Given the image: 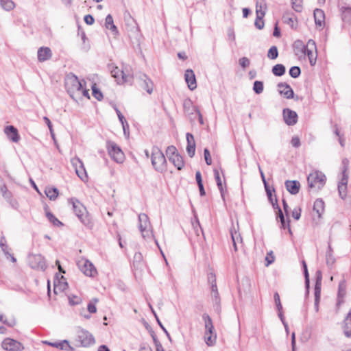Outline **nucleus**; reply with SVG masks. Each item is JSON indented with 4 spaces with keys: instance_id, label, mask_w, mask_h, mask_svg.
<instances>
[{
    "instance_id": "nucleus-1",
    "label": "nucleus",
    "mask_w": 351,
    "mask_h": 351,
    "mask_svg": "<svg viewBox=\"0 0 351 351\" xmlns=\"http://www.w3.org/2000/svg\"><path fill=\"white\" fill-rule=\"evenodd\" d=\"M69 202L72 204L73 211L80 221L87 228H92L93 223L84 205L75 198H71Z\"/></svg>"
},
{
    "instance_id": "nucleus-2",
    "label": "nucleus",
    "mask_w": 351,
    "mask_h": 351,
    "mask_svg": "<svg viewBox=\"0 0 351 351\" xmlns=\"http://www.w3.org/2000/svg\"><path fill=\"white\" fill-rule=\"evenodd\" d=\"M152 164L155 170L158 172H163L167 170V160L165 156L157 147L152 148Z\"/></svg>"
},
{
    "instance_id": "nucleus-3",
    "label": "nucleus",
    "mask_w": 351,
    "mask_h": 351,
    "mask_svg": "<svg viewBox=\"0 0 351 351\" xmlns=\"http://www.w3.org/2000/svg\"><path fill=\"white\" fill-rule=\"evenodd\" d=\"M205 323L204 340L208 346H213L216 343L217 335L214 331V326L212 319L208 314H204L202 316Z\"/></svg>"
},
{
    "instance_id": "nucleus-4",
    "label": "nucleus",
    "mask_w": 351,
    "mask_h": 351,
    "mask_svg": "<svg viewBox=\"0 0 351 351\" xmlns=\"http://www.w3.org/2000/svg\"><path fill=\"white\" fill-rule=\"evenodd\" d=\"M138 228L144 239L154 238L152 226L148 216L145 213L138 215Z\"/></svg>"
},
{
    "instance_id": "nucleus-5",
    "label": "nucleus",
    "mask_w": 351,
    "mask_h": 351,
    "mask_svg": "<svg viewBox=\"0 0 351 351\" xmlns=\"http://www.w3.org/2000/svg\"><path fill=\"white\" fill-rule=\"evenodd\" d=\"M65 86L71 97L80 92L83 86L82 81H80L76 75L69 73L65 78Z\"/></svg>"
},
{
    "instance_id": "nucleus-6",
    "label": "nucleus",
    "mask_w": 351,
    "mask_h": 351,
    "mask_svg": "<svg viewBox=\"0 0 351 351\" xmlns=\"http://www.w3.org/2000/svg\"><path fill=\"white\" fill-rule=\"evenodd\" d=\"M108 69L110 71L112 76L117 80L118 84H123L125 82H131L132 80V75L128 71H124L120 69L118 66L114 64H110Z\"/></svg>"
},
{
    "instance_id": "nucleus-7",
    "label": "nucleus",
    "mask_w": 351,
    "mask_h": 351,
    "mask_svg": "<svg viewBox=\"0 0 351 351\" xmlns=\"http://www.w3.org/2000/svg\"><path fill=\"white\" fill-rule=\"evenodd\" d=\"M307 181L309 188L319 190L325 184L326 176L323 173L316 171L309 174Z\"/></svg>"
},
{
    "instance_id": "nucleus-8",
    "label": "nucleus",
    "mask_w": 351,
    "mask_h": 351,
    "mask_svg": "<svg viewBox=\"0 0 351 351\" xmlns=\"http://www.w3.org/2000/svg\"><path fill=\"white\" fill-rule=\"evenodd\" d=\"M106 147L108 154L114 161L117 163H122L124 161V153L114 142L108 141Z\"/></svg>"
},
{
    "instance_id": "nucleus-9",
    "label": "nucleus",
    "mask_w": 351,
    "mask_h": 351,
    "mask_svg": "<svg viewBox=\"0 0 351 351\" xmlns=\"http://www.w3.org/2000/svg\"><path fill=\"white\" fill-rule=\"evenodd\" d=\"M29 266L35 269L45 270L47 264L45 258L41 254H30L28 256Z\"/></svg>"
},
{
    "instance_id": "nucleus-10",
    "label": "nucleus",
    "mask_w": 351,
    "mask_h": 351,
    "mask_svg": "<svg viewBox=\"0 0 351 351\" xmlns=\"http://www.w3.org/2000/svg\"><path fill=\"white\" fill-rule=\"evenodd\" d=\"M77 340L82 347H89L95 342L93 335L84 329H81L77 332Z\"/></svg>"
},
{
    "instance_id": "nucleus-11",
    "label": "nucleus",
    "mask_w": 351,
    "mask_h": 351,
    "mask_svg": "<svg viewBox=\"0 0 351 351\" xmlns=\"http://www.w3.org/2000/svg\"><path fill=\"white\" fill-rule=\"evenodd\" d=\"M71 162L77 176L82 181H86L88 176L82 161L78 157H75L71 159Z\"/></svg>"
},
{
    "instance_id": "nucleus-12",
    "label": "nucleus",
    "mask_w": 351,
    "mask_h": 351,
    "mask_svg": "<svg viewBox=\"0 0 351 351\" xmlns=\"http://www.w3.org/2000/svg\"><path fill=\"white\" fill-rule=\"evenodd\" d=\"M1 347L6 351H22L24 350V346L21 342L11 338H5L1 343Z\"/></svg>"
},
{
    "instance_id": "nucleus-13",
    "label": "nucleus",
    "mask_w": 351,
    "mask_h": 351,
    "mask_svg": "<svg viewBox=\"0 0 351 351\" xmlns=\"http://www.w3.org/2000/svg\"><path fill=\"white\" fill-rule=\"evenodd\" d=\"M322 274L320 270L316 271V282L315 285V310L316 312L319 311V302L321 297V287H322Z\"/></svg>"
},
{
    "instance_id": "nucleus-14",
    "label": "nucleus",
    "mask_w": 351,
    "mask_h": 351,
    "mask_svg": "<svg viewBox=\"0 0 351 351\" xmlns=\"http://www.w3.org/2000/svg\"><path fill=\"white\" fill-rule=\"evenodd\" d=\"M306 56H308L311 65H315L317 60V48L315 42L312 39L308 40L307 42Z\"/></svg>"
},
{
    "instance_id": "nucleus-15",
    "label": "nucleus",
    "mask_w": 351,
    "mask_h": 351,
    "mask_svg": "<svg viewBox=\"0 0 351 351\" xmlns=\"http://www.w3.org/2000/svg\"><path fill=\"white\" fill-rule=\"evenodd\" d=\"M80 270L87 276L93 277L97 274V269L93 264L88 260L81 261L79 263Z\"/></svg>"
},
{
    "instance_id": "nucleus-16",
    "label": "nucleus",
    "mask_w": 351,
    "mask_h": 351,
    "mask_svg": "<svg viewBox=\"0 0 351 351\" xmlns=\"http://www.w3.org/2000/svg\"><path fill=\"white\" fill-rule=\"evenodd\" d=\"M347 169L348 167L346 166H344L343 172H342V178L338 185V191L340 197L342 199H344L346 196V191H347V184H348V175L347 173Z\"/></svg>"
},
{
    "instance_id": "nucleus-17",
    "label": "nucleus",
    "mask_w": 351,
    "mask_h": 351,
    "mask_svg": "<svg viewBox=\"0 0 351 351\" xmlns=\"http://www.w3.org/2000/svg\"><path fill=\"white\" fill-rule=\"evenodd\" d=\"M210 295L213 304V308L217 313H219L221 312V299L217 287L213 286V288H210Z\"/></svg>"
},
{
    "instance_id": "nucleus-18",
    "label": "nucleus",
    "mask_w": 351,
    "mask_h": 351,
    "mask_svg": "<svg viewBox=\"0 0 351 351\" xmlns=\"http://www.w3.org/2000/svg\"><path fill=\"white\" fill-rule=\"evenodd\" d=\"M283 118L288 125H293L297 123L298 114L295 111L287 108L283 110Z\"/></svg>"
},
{
    "instance_id": "nucleus-19",
    "label": "nucleus",
    "mask_w": 351,
    "mask_h": 351,
    "mask_svg": "<svg viewBox=\"0 0 351 351\" xmlns=\"http://www.w3.org/2000/svg\"><path fill=\"white\" fill-rule=\"evenodd\" d=\"M278 92L287 99L294 97V93L291 87L287 83L280 82L278 84Z\"/></svg>"
},
{
    "instance_id": "nucleus-20",
    "label": "nucleus",
    "mask_w": 351,
    "mask_h": 351,
    "mask_svg": "<svg viewBox=\"0 0 351 351\" xmlns=\"http://www.w3.org/2000/svg\"><path fill=\"white\" fill-rule=\"evenodd\" d=\"M293 48L295 54L300 58H304L306 56V49H307V45H304L303 42L300 40H297L293 43Z\"/></svg>"
},
{
    "instance_id": "nucleus-21",
    "label": "nucleus",
    "mask_w": 351,
    "mask_h": 351,
    "mask_svg": "<svg viewBox=\"0 0 351 351\" xmlns=\"http://www.w3.org/2000/svg\"><path fill=\"white\" fill-rule=\"evenodd\" d=\"M43 343L51 346L52 347L58 348L60 350H64L69 351L74 350V348L70 346L69 342L67 340H62L59 342H50L48 341H43Z\"/></svg>"
},
{
    "instance_id": "nucleus-22",
    "label": "nucleus",
    "mask_w": 351,
    "mask_h": 351,
    "mask_svg": "<svg viewBox=\"0 0 351 351\" xmlns=\"http://www.w3.org/2000/svg\"><path fill=\"white\" fill-rule=\"evenodd\" d=\"M4 132L8 138L14 143H18L20 140V136L17 129L13 125H8L4 128Z\"/></svg>"
},
{
    "instance_id": "nucleus-23",
    "label": "nucleus",
    "mask_w": 351,
    "mask_h": 351,
    "mask_svg": "<svg viewBox=\"0 0 351 351\" xmlns=\"http://www.w3.org/2000/svg\"><path fill=\"white\" fill-rule=\"evenodd\" d=\"M185 81L190 90H193L197 87L196 78L193 70L187 69L184 74Z\"/></svg>"
},
{
    "instance_id": "nucleus-24",
    "label": "nucleus",
    "mask_w": 351,
    "mask_h": 351,
    "mask_svg": "<svg viewBox=\"0 0 351 351\" xmlns=\"http://www.w3.org/2000/svg\"><path fill=\"white\" fill-rule=\"evenodd\" d=\"M184 111L185 114L192 121L193 117H192L199 111V109L195 106H193L190 99H186L184 101Z\"/></svg>"
},
{
    "instance_id": "nucleus-25",
    "label": "nucleus",
    "mask_w": 351,
    "mask_h": 351,
    "mask_svg": "<svg viewBox=\"0 0 351 351\" xmlns=\"http://www.w3.org/2000/svg\"><path fill=\"white\" fill-rule=\"evenodd\" d=\"M186 141H187V146H186V152L188 155L192 158L194 156L195 153V142L194 137L192 134L187 133L186 134Z\"/></svg>"
},
{
    "instance_id": "nucleus-26",
    "label": "nucleus",
    "mask_w": 351,
    "mask_h": 351,
    "mask_svg": "<svg viewBox=\"0 0 351 351\" xmlns=\"http://www.w3.org/2000/svg\"><path fill=\"white\" fill-rule=\"evenodd\" d=\"M38 60L39 62L46 61L51 58L52 52L49 47H40L38 50Z\"/></svg>"
},
{
    "instance_id": "nucleus-27",
    "label": "nucleus",
    "mask_w": 351,
    "mask_h": 351,
    "mask_svg": "<svg viewBox=\"0 0 351 351\" xmlns=\"http://www.w3.org/2000/svg\"><path fill=\"white\" fill-rule=\"evenodd\" d=\"M124 20L126 25L130 27V31L134 34H138L139 29L137 23L130 13L125 14Z\"/></svg>"
},
{
    "instance_id": "nucleus-28",
    "label": "nucleus",
    "mask_w": 351,
    "mask_h": 351,
    "mask_svg": "<svg viewBox=\"0 0 351 351\" xmlns=\"http://www.w3.org/2000/svg\"><path fill=\"white\" fill-rule=\"evenodd\" d=\"M285 187L291 194L296 195L299 193L300 184L297 180H287Z\"/></svg>"
},
{
    "instance_id": "nucleus-29",
    "label": "nucleus",
    "mask_w": 351,
    "mask_h": 351,
    "mask_svg": "<svg viewBox=\"0 0 351 351\" xmlns=\"http://www.w3.org/2000/svg\"><path fill=\"white\" fill-rule=\"evenodd\" d=\"M315 23L317 26L322 27L325 23V14L321 9H315L314 10Z\"/></svg>"
},
{
    "instance_id": "nucleus-30",
    "label": "nucleus",
    "mask_w": 351,
    "mask_h": 351,
    "mask_svg": "<svg viewBox=\"0 0 351 351\" xmlns=\"http://www.w3.org/2000/svg\"><path fill=\"white\" fill-rule=\"evenodd\" d=\"M343 330L347 337H351V309L344 319Z\"/></svg>"
},
{
    "instance_id": "nucleus-31",
    "label": "nucleus",
    "mask_w": 351,
    "mask_h": 351,
    "mask_svg": "<svg viewBox=\"0 0 351 351\" xmlns=\"http://www.w3.org/2000/svg\"><path fill=\"white\" fill-rule=\"evenodd\" d=\"M141 80L143 82L142 87L149 94H151L153 92V86H154L152 81L145 74L141 75Z\"/></svg>"
},
{
    "instance_id": "nucleus-32",
    "label": "nucleus",
    "mask_w": 351,
    "mask_h": 351,
    "mask_svg": "<svg viewBox=\"0 0 351 351\" xmlns=\"http://www.w3.org/2000/svg\"><path fill=\"white\" fill-rule=\"evenodd\" d=\"M68 287L67 282L65 281V279L63 276L61 277L60 280L58 281H54V293L58 294V292H62L64 291Z\"/></svg>"
},
{
    "instance_id": "nucleus-33",
    "label": "nucleus",
    "mask_w": 351,
    "mask_h": 351,
    "mask_svg": "<svg viewBox=\"0 0 351 351\" xmlns=\"http://www.w3.org/2000/svg\"><path fill=\"white\" fill-rule=\"evenodd\" d=\"M169 160L178 170H181L184 165L182 157L180 154L173 155L169 157Z\"/></svg>"
},
{
    "instance_id": "nucleus-34",
    "label": "nucleus",
    "mask_w": 351,
    "mask_h": 351,
    "mask_svg": "<svg viewBox=\"0 0 351 351\" xmlns=\"http://www.w3.org/2000/svg\"><path fill=\"white\" fill-rule=\"evenodd\" d=\"M267 5L265 0H256V13L260 16H265Z\"/></svg>"
},
{
    "instance_id": "nucleus-35",
    "label": "nucleus",
    "mask_w": 351,
    "mask_h": 351,
    "mask_svg": "<svg viewBox=\"0 0 351 351\" xmlns=\"http://www.w3.org/2000/svg\"><path fill=\"white\" fill-rule=\"evenodd\" d=\"M105 27L110 29L114 34H118V29L114 24L113 18L111 14H108L106 17Z\"/></svg>"
},
{
    "instance_id": "nucleus-36",
    "label": "nucleus",
    "mask_w": 351,
    "mask_h": 351,
    "mask_svg": "<svg viewBox=\"0 0 351 351\" xmlns=\"http://www.w3.org/2000/svg\"><path fill=\"white\" fill-rule=\"evenodd\" d=\"M324 210V202L321 199H317L315 201L313 205V211L315 212L318 217H321Z\"/></svg>"
},
{
    "instance_id": "nucleus-37",
    "label": "nucleus",
    "mask_w": 351,
    "mask_h": 351,
    "mask_svg": "<svg viewBox=\"0 0 351 351\" xmlns=\"http://www.w3.org/2000/svg\"><path fill=\"white\" fill-rule=\"evenodd\" d=\"M0 6L7 12H10L16 7L15 3L12 0H0Z\"/></svg>"
},
{
    "instance_id": "nucleus-38",
    "label": "nucleus",
    "mask_w": 351,
    "mask_h": 351,
    "mask_svg": "<svg viewBox=\"0 0 351 351\" xmlns=\"http://www.w3.org/2000/svg\"><path fill=\"white\" fill-rule=\"evenodd\" d=\"M45 193L50 200H55L58 196V190L56 188L47 187Z\"/></svg>"
},
{
    "instance_id": "nucleus-39",
    "label": "nucleus",
    "mask_w": 351,
    "mask_h": 351,
    "mask_svg": "<svg viewBox=\"0 0 351 351\" xmlns=\"http://www.w3.org/2000/svg\"><path fill=\"white\" fill-rule=\"evenodd\" d=\"M272 73L276 76H282L285 73V66L281 64H276L272 68Z\"/></svg>"
},
{
    "instance_id": "nucleus-40",
    "label": "nucleus",
    "mask_w": 351,
    "mask_h": 351,
    "mask_svg": "<svg viewBox=\"0 0 351 351\" xmlns=\"http://www.w3.org/2000/svg\"><path fill=\"white\" fill-rule=\"evenodd\" d=\"M326 264L328 266H332L335 262V258L333 256L332 250L331 248L330 243L328 244V251L326 252Z\"/></svg>"
},
{
    "instance_id": "nucleus-41",
    "label": "nucleus",
    "mask_w": 351,
    "mask_h": 351,
    "mask_svg": "<svg viewBox=\"0 0 351 351\" xmlns=\"http://www.w3.org/2000/svg\"><path fill=\"white\" fill-rule=\"evenodd\" d=\"M143 257L141 253L136 252L134 256L133 264L136 268H141L143 265Z\"/></svg>"
},
{
    "instance_id": "nucleus-42",
    "label": "nucleus",
    "mask_w": 351,
    "mask_h": 351,
    "mask_svg": "<svg viewBox=\"0 0 351 351\" xmlns=\"http://www.w3.org/2000/svg\"><path fill=\"white\" fill-rule=\"evenodd\" d=\"M46 217L48 220L56 226H62L63 223L58 220L51 212L46 211Z\"/></svg>"
},
{
    "instance_id": "nucleus-43",
    "label": "nucleus",
    "mask_w": 351,
    "mask_h": 351,
    "mask_svg": "<svg viewBox=\"0 0 351 351\" xmlns=\"http://www.w3.org/2000/svg\"><path fill=\"white\" fill-rule=\"evenodd\" d=\"M230 233H231V237H232V242L237 243L240 245V246H242L243 240H242L241 234L236 230H234V231L231 230Z\"/></svg>"
},
{
    "instance_id": "nucleus-44",
    "label": "nucleus",
    "mask_w": 351,
    "mask_h": 351,
    "mask_svg": "<svg viewBox=\"0 0 351 351\" xmlns=\"http://www.w3.org/2000/svg\"><path fill=\"white\" fill-rule=\"evenodd\" d=\"M278 51L277 47H271L267 52V58L270 60H275L278 58Z\"/></svg>"
},
{
    "instance_id": "nucleus-45",
    "label": "nucleus",
    "mask_w": 351,
    "mask_h": 351,
    "mask_svg": "<svg viewBox=\"0 0 351 351\" xmlns=\"http://www.w3.org/2000/svg\"><path fill=\"white\" fill-rule=\"evenodd\" d=\"M278 217L280 219L281 226L282 228L285 229L286 228H289V232H291V230L289 228V221L287 222L285 221V217L280 208L278 209Z\"/></svg>"
},
{
    "instance_id": "nucleus-46",
    "label": "nucleus",
    "mask_w": 351,
    "mask_h": 351,
    "mask_svg": "<svg viewBox=\"0 0 351 351\" xmlns=\"http://www.w3.org/2000/svg\"><path fill=\"white\" fill-rule=\"evenodd\" d=\"M253 90L256 94H261L263 91V83L261 81H255Z\"/></svg>"
},
{
    "instance_id": "nucleus-47",
    "label": "nucleus",
    "mask_w": 351,
    "mask_h": 351,
    "mask_svg": "<svg viewBox=\"0 0 351 351\" xmlns=\"http://www.w3.org/2000/svg\"><path fill=\"white\" fill-rule=\"evenodd\" d=\"M293 9L300 12L302 10V0H291Z\"/></svg>"
},
{
    "instance_id": "nucleus-48",
    "label": "nucleus",
    "mask_w": 351,
    "mask_h": 351,
    "mask_svg": "<svg viewBox=\"0 0 351 351\" xmlns=\"http://www.w3.org/2000/svg\"><path fill=\"white\" fill-rule=\"evenodd\" d=\"M300 73H301L300 68L297 66H292L289 70V75L293 78H297L298 77L300 76Z\"/></svg>"
},
{
    "instance_id": "nucleus-49",
    "label": "nucleus",
    "mask_w": 351,
    "mask_h": 351,
    "mask_svg": "<svg viewBox=\"0 0 351 351\" xmlns=\"http://www.w3.org/2000/svg\"><path fill=\"white\" fill-rule=\"evenodd\" d=\"M93 95L95 99L98 101H101L103 99V94L97 88L96 84H94L92 86Z\"/></svg>"
},
{
    "instance_id": "nucleus-50",
    "label": "nucleus",
    "mask_w": 351,
    "mask_h": 351,
    "mask_svg": "<svg viewBox=\"0 0 351 351\" xmlns=\"http://www.w3.org/2000/svg\"><path fill=\"white\" fill-rule=\"evenodd\" d=\"M0 192L5 199L9 200L11 198V193L8 190L5 185L0 186Z\"/></svg>"
},
{
    "instance_id": "nucleus-51",
    "label": "nucleus",
    "mask_w": 351,
    "mask_h": 351,
    "mask_svg": "<svg viewBox=\"0 0 351 351\" xmlns=\"http://www.w3.org/2000/svg\"><path fill=\"white\" fill-rule=\"evenodd\" d=\"M275 261V256L274 255V253L272 251H270L267 254V256L265 257V266L268 267L269 265L273 263Z\"/></svg>"
},
{
    "instance_id": "nucleus-52",
    "label": "nucleus",
    "mask_w": 351,
    "mask_h": 351,
    "mask_svg": "<svg viewBox=\"0 0 351 351\" xmlns=\"http://www.w3.org/2000/svg\"><path fill=\"white\" fill-rule=\"evenodd\" d=\"M208 282L210 285V288H213V286L217 287L216 276L213 272L208 274Z\"/></svg>"
},
{
    "instance_id": "nucleus-53",
    "label": "nucleus",
    "mask_w": 351,
    "mask_h": 351,
    "mask_svg": "<svg viewBox=\"0 0 351 351\" xmlns=\"http://www.w3.org/2000/svg\"><path fill=\"white\" fill-rule=\"evenodd\" d=\"M0 247L5 254H8V247L6 245V240L3 235L0 238Z\"/></svg>"
},
{
    "instance_id": "nucleus-54",
    "label": "nucleus",
    "mask_w": 351,
    "mask_h": 351,
    "mask_svg": "<svg viewBox=\"0 0 351 351\" xmlns=\"http://www.w3.org/2000/svg\"><path fill=\"white\" fill-rule=\"evenodd\" d=\"M343 19L347 23H351V8H348L343 12Z\"/></svg>"
},
{
    "instance_id": "nucleus-55",
    "label": "nucleus",
    "mask_w": 351,
    "mask_h": 351,
    "mask_svg": "<svg viewBox=\"0 0 351 351\" xmlns=\"http://www.w3.org/2000/svg\"><path fill=\"white\" fill-rule=\"evenodd\" d=\"M263 17L264 16H260L258 15H256V19L254 25L258 29H261L264 27V21L263 20Z\"/></svg>"
},
{
    "instance_id": "nucleus-56",
    "label": "nucleus",
    "mask_w": 351,
    "mask_h": 351,
    "mask_svg": "<svg viewBox=\"0 0 351 351\" xmlns=\"http://www.w3.org/2000/svg\"><path fill=\"white\" fill-rule=\"evenodd\" d=\"M284 22L289 24L291 27H294L295 25V19L294 17H289L288 16H283Z\"/></svg>"
},
{
    "instance_id": "nucleus-57",
    "label": "nucleus",
    "mask_w": 351,
    "mask_h": 351,
    "mask_svg": "<svg viewBox=\"0 0 351 351\" xmlns=\"http://www.w3.org/2000/svg\"><path fill=\"white\" fill-rule=\"evenodd\" d=\"M204 159H205L206 163L208 165H210L212 164V159H211L210 152L207 148L204 149Z\"/></svg>"
},
{
    "instance_id": "nucleus-58",
    "label": "nucleus",
    "mask_w": 351,
    "mask_h": 351,
    "mask_svg": "<svg viewBox=\"0 0 351 351\" xmlns=\"http://www.w3.org/2000/svg\"><path fill=\"white\" fill-rule=\"evenodd\" d=\"M176 151H177L176 148L174 146H173V145L169 146L166 150V154H167L168 158L171 157L173 155H178V154L177 153Z\"/></svg>"
},
{
    "instance_id": "nucleus-59",
    "label": "nucleus",
    "mask_w": 351,
    "mask_h": 351,
    "mask_svg": "<svg viewBox=\"0 0 351 351\" xmlns=\"http://www.w3.org/2000/svg\"><path fill=\"white\" fill-rule=\"evenodd\" d=\"M250 64V60L246 58L243 57L239 59V64L243 68L245 69L246 67L249 66Z\"/></svg>"
},
{
    "instance_id": "nucleus-60",
    "label": "nucleus",
    "mask_w": 351,
    "mask_h": 351,
    "mask_svg": "<svg viewBox=\"0 0 351 351\" xmlns=\"http://www.w3.org/2000/svg\"><path fill=\"white\" fill-rule=\"evenodd\" d=\"M346 293V283L344 281H341L339 284V295H343Z\"/></svg>"
},
{
    "instance_id": "nucleus-61",
    "label": "nucleus",
    "mask_w": 351,
    "mask_h": 351,
    "mask_svg": "<svg viewBox=\"0 0 351 351\" xmlns=\"http://www.w3.org/2000/svg\"><path fill=\"white\" fill-rule=\"evenodd\" d=\"M301 216V209L294 208L292 211V217L295 219L298 220Z\"/></svg>"
},
{
    "instance_id": "nucleus-62",
    "label": "nucleus",
    "mask_w": 351,
    "mask_h": 351,
    "mask_svg": "<svg viewBox=\"0 0 351 351\" xmlns=\"http://www.w3.org/2000/svg\"><path fill=\"white\" fill-rule=\"evenodd\" d=\"M291 143L294 147H299L300 146V140L298 136H293L291 139Z\"/></svg>"
},
{
    "instance_id": "nucleus-63",
    "label": "nucleus",
    "mask_w": 351,
    "mask_h": 351,
    "mask_svg": "<svg viewBox=\"0 0 351 351\" xmlns=\"http://www.w3.org/2000/svg\"><path fill=\"white\" fill-rule=\"evenodd\" d=\"M84 19L87 25H93L95 22L94 18L90 14L86 15Z\"/></svg>"
},
{
    "instance_id": "nucleus-64",
    "label": "nucleus",
    "mask_w": 351,
    "mask_h": 351,
    "mask_svg": "<svg viewBox=\"0 0 351 351\" xmlns=\"http://www.w3.org/2000/svg\"><path fill=\"white\" fill-rule=\"evenodd\" d=\"M88 311L90 313H94L97 311L95 304L93 302H89L87 306Z\"/></svg>"
}]
</instances>
